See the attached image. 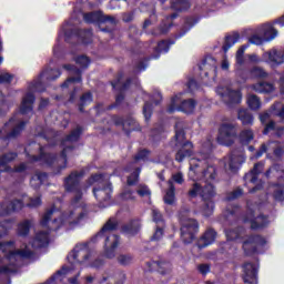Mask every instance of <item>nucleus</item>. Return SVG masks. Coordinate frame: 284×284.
I'll use <instances>...</instances> for the list:
<instances>
[{
	"label": "nucleus",
	"instance_id": "obj_1",
	"mask_svg": "<svg viewBox=\"0 0 284 284\" xmlns=\"http://www.w3.org/2000/svg\"><path fill=\"white\" fill-rule=\"evenodd\" d=\"M83 173L73 172L71 173L64 182V187L67 192L73 193V199L70 204V209L61 213L57 209H51L47 211L41 219V227L48 226L50 230H72L82 219L88 216V206L83 201V186L80 184Z\"/></svg>",
	"mask_w": 284,
	"mask_h": 284
},
{
	"label": "nucleus",
	"instance_id": "obj_2",
	"mask_svg": "<svg viewBox=\"0 0 284 284\" xmlns=\"http://www.w3.org/2000/svg\"><path fill=\"white\" fill-rule=\"evenodd\" d=\"M10 222H4L0 224V239L8 235V230H10ZM49 243L48 232L40 231L36 234L34 239L31 241L30 245H23L20 248L14 246V242H0V252L3 254V263H10L14 265L17 261L21 258H30L32 256V250H39V247H45Z\"/></svg>",
	"mask_w": 284,
	"mask_h": 284
},
{
	"label": "nucleus",
	"instance_id": "obj_3",
	"mask_svg": "<svg viewBox=\"0 0 284 284\" xmlns=\"http://www.w3.org/2000/svg\"><path fill=\"white\" fill-rule=\"evenodd\" d=\"M91 256L92 253L88 244L75 245L67 257L68 263L47 284H54V281H61L63 276H71L69 277L70 283L77 284V278L81 276V268L90 265Z\"/></svg>",
	"mask_w": 284,
	"mask_h": 284
},
{
	"label": "nucleus",
	"instance_id": "obj_4",
	"mask_svg": "<svg viewBox=\"0 0 284 284\" xmlns=\"http://www.w3.org/2000/svg\"><path fill=\"white\" fill-rule=\"evenodd\" d=\"M227 241H236L242 243V247L246 254H254V252H263V247L267 243V240L258 235L246 236L243 229L226 231Z\"/></svg>",
	"mask_w": 284,
	"mask_h": 284
},
{
	"label": "nucleus",
	"instance_id": "obj_5",
	"mask_svg": "<svg viewBox=\"0 0 284 284\" xmlns=\"http://www.w3.org/2000/svg\"><path fill=\"white\" fill-rule=\"evenodd\" d=\"M114 230H116V221L109 220L104 226L102 227L101 232H99L93 237V243L103 239L104 240V255L106 258H114L116 256V247H119V235L114 234Z\"/></svg>",
	"mask_w": 284,
	"mask_h": 284
},
{
	"label": "nucleus",
	"instance_id": "obj_6",
	"mask_svg": "<svg viewBox=\"0 0 284 284\" xmlns=\"http://www.w3.org/2000/svg\"><path fill=\"white\" fill-rule=\"evenodd\" d=\"M214 186L212 183H199L195 182L192 189L189 191V196L194 199L196 196H201L203 199V204L201 209V213L203 216H212L214 214V202L212 197L214 196Z\"/></svg>",
	"mask_w": 284,
	"mask_h": 284
},
{
	"label": "nucleus",
	"instance_id": "obj_7",
	"mask_svg": "<svg viewBox=\"0 0 284 284\" xmlns=\"http://www.w3.org/2000/svg\"><path fill=\"white\" fill-rule=\"evenodd\" d=\"M201 165H205V162L200 159L192 158L190 160L189 178L191 181H199L205 179V181H214L216 179V169L214 166H207L204 171Z\"/></svg>",
	"mask_w": 284,
	"mask_h": 284
},
{
	"label": "nucleus",
	"instance_id": "obj_8",
	"mask_svg": "<svg viewBox=\"0 0 284 284\" xmlns=\"http://www.w3.org/2000/svg\"><path fill=\"white\" fill-rule=\"evenodd\" d=\"M175 145L181 148L176 155L175 160L181 163L183 159H187V156H192V144L190 142H185V132L183 130H179V124H176L175 130Z\"/></svg>",
	"mask_w": 284,
	"mask_h": 284
},
{
	"label": "nucleus",
	"instance_id": "obj_9",
	"mask_svg": "<svg viewBox=\"0 0 284 284\" xmlns=\"http://www.w3.org/2000/svg\"><path fill=\"white\" fill-rule=\"evenodd\" d=\"M94 183L102 185V187L93 190L95 199H98V201H109L112 194V184H108L101 174L92 175L90 178L89 184L94 185Z\"/></svg>",
	"mask_w": 284,
	"mask_h": 284
},
{
	"label": "nucleus",
	"instance_id": "obj_10",
	"mask_svg": "<svg viewBox=\"0 0 284 284\" xmlns=\"http://www.w3.org/2000/svg\"><path fill=\"white\" fill-rule=\"evenodd\" d=\"M216 94L221 97L222 101L226 103V105H234L243 101V94L241 91L232 90L230 87H219L216 89Z\"/></svg>",
	"mask_w": 284,
	"mask_h": 284
},
{
	"label": "nucleus",
	"instance_id": "obj_11",
	"mask_svg": "<svg viewBox=\"0 0 284 284\" xmlns=\"http://www.w3.org/2000/svg\"><path fill=\"white\" fill-rule=\"evenodd\" d=\"M263 163L255 164L253 170L244 176L245 185H247L250 189L248 192L251 194L256 192V190H261L263 185L261 182H258V174L263 172Z\"/></svg>",
	"mask_w": 284,
	"mask_h": 284
},
{
	"label": "nucleus",
	"instance_id": "obj_12",
	"mask_svg": "<svg viewBox=\"0 0 284 284\" xmlns=\"http://www.w3.org/2000/svg\"><path fill=\"white\" fill-rule=\"evenodd\" d=\"M196 108V102L194 100L181 101V98L175 97L171 100L169 112H184L185 114H192Z\"/></svg>",
	"mask_w": 284,
	"mask_h": 284
},
{
	"label": "nucleus",
	"instance_id": "obj_13",
	"mask_svg": "<svg viewBox=\"0 0 284 284\" xmlns=\"http://www.w3.org/2000/svg\"><path fill=\"white\" fill-rule=\"evenodd\" d=\"M197 232L199 223H196L194 220L184 221L181 227V237L183 243H192Z\"/></svg>",
	"mask_w": 284,
	"mask_h": 284
},
{
	"label": "nucleus",
	"instance_id": "obj_14",
	"mask_svg": "<svg viewBox=\"0 0 284 284\" xmlns=\"http://www.w3.org/2000/svg\"><path fill=\"white\" fill-rule=\"evenodd\" d=\"M262 59L265 63H268L271 68H276L284 63V49H271L263 53Z\"/></svg>",
	"mask_w": 284,
	"mask_h": 284
},
{
	"label": "nucleus",
	"instance_id": "obj_15",
	"mask_svg": "<svg viewBox=\"0 0 284 284\" xmlns=\"http://www.w3.org/2000/svg\"><path fill=\"white\" fill-rule=\"evenodd\" d=\"M236 139V129L232 124H222L217 136V142L221 145H232Z\"/></svg>",
	"mask_w": 284,
	"mask_h": 284
},
{
	"label": "nucleus",
	"instance_id": "obj_16",
	"mask_svg": "<svg viewBox=\"0 0 284 284\" xmlns=\"http://www.w3.org/2000/svg\"><path fill=\"white\" fill-rule=\"evenodd\" d=\"M178 183L179 185H183V183L185 182V179H183V173L178 172L175 174L172 175V180H170L168 182L169 185V190L166 191L165 195H164V203H166V205H174V202L176 201V197L174 196V183Z\"/></svg>",
	"mask_w": 284,
	"mask_h": 284
},
{
	"label": "nucleus",
	"instance_id": "obj_17",
	"mask_svg": "<svg viewBox=\"0 0 284 284\" xmlns=\"http://www.w3.org/2000/svg\"><path fill=\"white\" fill-rule=\"evenodd\" d=\"M79 136H81V128H77L74 131H72L71 134L62 142L63 151L61 159L58 160V163H63L61 170H64L65 168V154L72 150L70 145H72V143L75 141H79Z\"/></svg>",
	"mask_w": 284,
	"mask_h": 284
},
{
	"label": "nucleus",
	"instance_id": "obj_18",
	"mask_svg": "<svg viewBox=\"0 0 284 284\" xmlns=\"http://www.w3.org/2000/svg\"><path fill=\"white\" fill-rule=\"evenodd\" d=\"M243 163H245V158L243 156V154L239 153H232L224 159V168L232 174H236Z\"/></svg>",
	"mask_w": 284,
	"mask_h": 284
},
{
	"label": "nucleus",
	"instance_id": "obj_19",
	"mask_svg": "<svg viewBox=\"0 0 284 284\" xmlns=\"http://www.w3.org/2000/svg\"><path fill=\"white\" fill-rule=\"evenodd\" d=\"M248 90L252 92H256L257 94H272V92L276 91V87L273 82H267L265 80H258L253 84H250Z\"/></svg>",
	"mask_w": 284,
	"mask_h": 284
},
{
	"label": "nucleus",
	"instance_id": "obj_20",
	"mask_svg": "<svg viewBox=\"0 0 284 284\" xmlns=\"http://www.w3.org/2000/svg\"><path fill=\"white\" fill-rule=\"evenodd\" d=\"M258 274V265L246 263L243 266V278L244 283L256 284Z\"/></svg>",
	"mask_w": 284,
	"mask_h": 284
},
{
	"label": "nucleus",
	"instance_id": "obj_21",
	"mask_svg": "<svg viewBox=\"0 0 284 284\" xmlns=\"http://www.w3.org/2000/svg\"><path fill=\"white\" fill-rule=\"evenodd\" d=\"M100 283L103 284H124L125 283V273L121 271L108 272L100 280Z\"/></svg>",
	"mask_w": 284,
	"mask_h": 284
},
{
	"label": "nucleus",
	"instance_id": "obj_22",
	"mask_svg": "<svg viewBox=\"0 0 284 284\" xmlns=\"http://www.w3.org/2000/svg\"><path fill=\"white\" fill-rule=\"evenodd\" d=\"M23 209V202L20 200H16L13 202H3L0 204V216H8V214H12V212H19V210Z\"/></svg>",
	"mask_w": 284,
	"mask_h": 284
},
{
	"label": "nucleus",
	"instance_id": "obj_23",
	"mask_svg": "<svg viewBox=\"0 0 284 284\" xmlns=\"http://www.w3.org/2000/svg\"><path fill=\"white\" fill-rule=\"evenodd\" d=\"M152 216L154 223H156V230L152 236V241H161L163 239V215L156 209H152Z\"/></svg>",
	"mask_w": 284,
	"mask_h": 284
},
{
	"label": "nucleus",
	"instance_id": "obj_24",
	"mask_svg": "<svg viewBox=\"0 0 284 284\" xmlns=\"http://www.w3.org/2000/svg\"><path fill=\"white\" fill-rule=\"evenodd\" d=\"M64 70L70 72L71 77L62 84V88H70L74 83H81V70L77 67L64 65Z\"/></svg>",
	"mask_w": 284,
	"mask_h": 284
},
{
	"label": "nucleus",
	"instance_id": "obj_25",
	"mask_svg": "<svg viewBox=\"0 0 284 284\" xmlns=\"http://www.w3.org/2000/svg\"><path fill=\"white\" fill-rule=\"evenodd\" d=\"M146 272H159V274H168L170 272V263L150 261L145 264Z\"/></svg>",
	"mask_w": 284,
	"mask_h": 284
},
{
	"label": "nucleus",
	"instance_id": "obj_26",
	"mask_svg": "<svg viewBox=\"0 0 284 284\" xmlns=\"http://www.w3.org/2000/svg\"><path fill=\"white\" fill-rule=\"evenodd\" d=\"M258 32L264 37L265 41H272L278 36V31L270 23L258 27Z\"/></svg>",
	"mask_w": 284,
	"mask_h": 284
},
{
	"label": "nucleus",
	"instance_id": "obj_27",
	"mask_svg": "<svg viewBox=\"0 0 284 284\" xmlns=\"http://www.w3.org/2000/svg\"><path fill=\"white\" fill-rule=\"evenodd\" d=\"M216 241V232L214 230H207L197 242V247L203 248L207 245H212Z\"/></svg>",
	"mask_w": 284,
	"mask_h": 284
},
{
	"label": "nucleus",
	"instance_id": "obj_28",
	"mask_svg": "<svg viewBox=\"0 0 284 284\" xmlns=\"http://www.w3.org/2000/svg\"><path fill=\"white\" fill-rule=\"evenodd\" d=\"M34 103V95L32 93H28L21 103L20 114H32V104Z\"/></svg>",
	"mask_w": 284,
	"mask_h": 284
},
{
	"label": "nucleus",
	"instance_id": "obj_29",
	"mask_svg": "<svg viewBox=\"0 0 284 284\" xmlns=\"http://www.w3.org/2000/svg\"><path fill=\"white\" fill-rule=\"evenodd\" d=\"M7 128H13L12 132L9 134V138L17 136L26 128V122H21L12 118L8 123Z\"/></svg>",
	"mask_w": 284,
	"mask_h": 284
},
{
	"label": "nucleus",
	"instance_id": "obj_30",
	"mask_svg": "<svg viewBox=\"0 0 284 284\" xmlns=\"http://www.w3.org/2000/svg\"><path fill=\"white\" fill-rule=\"evenodd\" d=\"M17 159V153H7L0 158V172H10V168H8V163L14 161Z\"/></svg>",
	"mask_w": 284,
	"mask_h": 284
},
{
	"label": "nucleus",
	"instance_id": "obj_31",
	"mask_svg": "<svg viewBox=\"0 0 284 284\" xmlns=\"http://www.w3.org/2000/svg\"><path fill=\"white\" fill-rule=\"evenodd\" d=\"M61 77V72L54 69H47L40 74V81H54V79H59Z\"/></svg>",
	"mask_w": 284,
	"mask_h": 284
},
{
	"label": "nucleus",
	"instance_id": "obj_32",
	"mask_svg": "<svg viewBox=\"0 0 284 284\" xmlns=\"http://www.w3.org/2000/svg\"><path fill=\"white\" fill-rule=\"evenodd\" d=\"M237 119L243 123V125H252V123H254V118L245 109H241L239 111Z\"/></svg>",
	"mask_w": 284,
	"mask_h": 284
},
{
	"label": "nucleus",
	"instance_id": "obj_33",
	"mask_svg": "<svg viewBox=\"0 0 284 284\" xmlns=\"http://www.w3.org/2000/svg\"><path fill=\"white\" fill-rule=\"evenodd\" d=\"M210 152H212V139H206L202 142L200 151V156H202L203 161L210 158Z\"/></svg>",
	"mask_w": 284,
	"mask_h": 284
},
{
	"label": "nucleus",
	"instance_id": "obj_34",
	"mask_svg": "<svg viewBox=\"0 0 284 284\" xmlns=\"http://www.w3.org/2000/svg\"><path fill=\"white\" fill-rule=\"evenodd\" d=\"M248 221L251 222L252 230H258L261 227H265V225H267L268 223L267 217H264V216H257L255 219L250 217Z\"/></svg>",
	"mask_w": 284,
	"mask_h": 284
},
{
	"label": "nucleus",
	"instance_id": "obj_35",
	"mask_svg": "<svg viewBox=\"0 0 284 284\" xmlns=\"http://www.w3.org/2000/svg\"><path fill=\"white\" fill-rule=\"evenodd\" d=\"M251 79H267L270 77V73H267L263 68L261 67H254L250 71Z\"/></svg>",
	"mask_w": 284,
	"mask_h": 284
},
{
	"label": "nucleus",
	"instance_id": "obj_36",
	"mask_svg": "<svg viewBox=\"0 0 284 284\" xmlns=\"http://www.w3.org/2000/svg\"><path fill=\"white\" fill-rule=\"evenodd\" d=\"M130 176H128V185H134V183H136V181H139V174L141 173V170L134 168V164H130L128 168L129 172H132Z\"/></svg>",
	"mask_w": 284,
	"mask_h": 284
},
{
	"label": "nucleus",
	"instance_id": "obj_37",
	"mask_svg": "<svg viewBox=\"0 0 284 284\" xmlns=\"http://www.w3.org/2000/svg\"><path fill=\"white\" fill-rule=\"evenodd\" d=\"M247 105L251 110H258L261 108V99H258L256 94H248Z\"/></svg>",
	"mask_w": 284,
	"mask_h": 284
},
{
	"label": "nucleus",
	"instance_id": "obj_38",
	"mask_svg": "<svg viewBox=\"0 0 284 284\" xmlns=\"http://www.w3.org/2000/svg\"><path fill=\"white\" fill-rule=\"evenodd\" d=\"M253 139L254 133L252 132V130H244L240 134V141L243 145H247V143H250V141H252Z\"/></svg>",
	"mask_w": 284,
	"mask_h": 284
},
{
	"label": "nucleus",
	"instance_id": "obj_39",
	"mask_svg": "<svg viewBox=\"0 0 284 284\" xmlns=\"http://www.w3.org/2000/svg\"><path fill=\"white\" fill-rule=\"evenodd\" d=\"M45 179H48V174L45 173H38L31 179V185L32 187H39Z\"/></svg>",
	"mask_w": 284,
	"mask_h": 284
},
{
	"label": "nucleus",
	"instance_id": "obj_40",
	"mask_svg": "<svg viewBox=\"0 0 284 284\" xmlns=\"http://www.w3.org/2000/svg\"><path fill=\"white\" fill-rule=\"evenodd\" d=\"M30 227H32V224L30 223V221H24L20 223L18 226L19 236H27V234H29L30 232Z\"/></svg>",
	"mask_w": 284,
	"mask_h": 284
},
{
	"label": "nucleus",
	"instance_id": "obj_41",
	"mask_svg": "<svg viewBox=\"0 0 284 284\" xmlns=\"http://www.w3.org/2000/svg\"><path fill=\"white\" fill-rule=\"evenodd\" d=\"M245 50H247V45H242L237 52H236V55H235V59H236V65H244L245 63Z\"/></svg>",
	"mask_w": 284,
	"mask_h": 284
},
{
	"label": "nucleus",
	"instance_id": "obj_42",
	"mask_svg": "<svg viewBox=\"0 0 284 284\" xmlns=\"http://www.w3.org/2000/svg\"><path fill=\"white\" fill-rule=\"evenodd\" d=\"M237 42H239L237 33H235L233 36H227L225 44L223 47L224 52H227V50H230L232 48V45H234V43H237Z\"/></svg>",
	"mask_w": 284,
	"mask_h": 284
},
{
	"label": "nucleus",
	"instance_id": "obj_43",
	"mask_svg": "<svg viewBox=\"0 0 284 284\" xmlns=\"http://www.w3.org/2000/svg\"><path fill=\"white\" fill-rule=\"evenodd\" d=\"M264 41H267V40H265V37H263L261 32H258V28H257L256 33L250 38V43H253L254 45H262Z\"/></svg>",
	"mask_w": 284,
	"mask_h": 284
},
{
	"label": "nucleus",
	"instance_id": "obj_44",
	"mask_svg": "<svg viewBox=\"0 0 284 284\" xmlns=\"http://www.w3.org/2000/svg\"><path fill=\"white\" fill-rule=\"evenodd\" d=\"M84 21L87 23H97V21H101V12H91L84 14Z\"/></svg>",
	"mask_w": 284,
	"mask_h": 284
},
{
	"label": "nucleus",
	"instance_id": "obj_45",
	"mask_svg": "<svg viewBox=\"0 0 284 284\" xmlns=\"http://www.w3.org/2000/svg\"><path fill=\"white\" fill-rule=\"evenodd\" d=\"M275 201H284V184L273 186Z\"/></svg>",
	"mask_w": 284,
	"mask_h": 284
},
{
	"label": "nucleus",
	"instance_id": "obj_46",
	"mask_svg": "<svg viewBox=\"0 0 284 284\" xmlns=\"http://www.w3.org/2000/svg\"><path fill=\"white\" fill-rule=\"evenodd\" d=\"M172 8L174 10H187L190 8V2L185 0H176L175 2L172 3Z\"/></svg>",
	"mask_w": 284,
	"mask_h": 284
},
{
	"label": "nucleus",
	"instance_id": "obj_47",
	"mask_svg": "<svg viewBox=\"0 0 284 284\" xmlns=\"http://www.w3.org/2000/svg\"><path fill=\"white\" fill-rule=\"evenodd\" d=\"M132 261H134V258L130 254H122L118 256V263H120V265H130Z\"/></svg>",
	"mask_w": 284,
	"mask_h": 284
},
{
	"label": "nucleus",
	"instance_id": "obj_48",
	"mask_svg": "<svg viewBox=\"0 0 284 284\" xmlns=\"http://www.w3.org/2000/svg\"><path fill=\"white\" fill-rule=\"evenodd\" d=\"M92 103V94L85 93L80 99V112H83V105H90Z\"/></svg>",
	"mask_w": 284,
	"mask_h": 284
},
{
	"label": "nucleus",
	"instance_id": "obj_49",
	"mask_svg": "<svg viewBox=\"0 0 284 284\" xmlns=\"http://www.w3.org/2000/svg\"><path fill=\"white\" fill-rule=\"evenodd\" d=\"M273 111L276 116L284 120V105L281 102L273 105Z\"/></svg>",
	"mask_w": 284,
	"mask_h": 284
},
{
	"label": "nucleus",
	"instance_id": "obj_50",
	"mask_svg": "<svg viewBox=\"0 0 284 284\" xmlns=\"http://www.w3.org/2000/svg\"><path fill=\"white\" fill-rule=\"evenodd\" d=\"M75 63L80 65V68H88L90 65V59L85 55H80L75 59Z\"/></svg>",
	"mask_w": 284,
	"mask_h": 284
},
{
	"label": "nucleus",
	"instance_id": "obj_51",
	"mask_svg": "<svg viewBox=\"0 0 284 284\" xmlns=\"http://www.w3.org/2000/svg\"><path fill=\"white\" fill-rule=\"evenodd\" d=\"M272 130L280 136L281 134L278 132H281V130L283 129H278L276 126V124L274 122H268V124H266L265 129H264V134H268V132H272Z\"/></svg>",
	"mask_w": 284,
	"mask_h": 284
},
{
	"label": "nucleus",
	"instance_id": "obj_52",
	"mask_svg": "<svg viewBox=\"0 0 284 284\" xmlns=\"http://www.w3.org/2000/svg\"><path fill=\"white\" fill-rule=\"evenodd\" d=\"M155 50L156 52H160V53L168 52L170 50V43L168 41H162L158 43Z\"/></svg>",
	"mask_w": 284,
	"mask_h": 284
},
{
	"label": "nucleus",
	"instance_id": "obj_53",
	"mask_svg": "<svg viewBox=\"0 0 284 284\" xmlns=\"http://www.w3.org/2000/svg\"><path fill=\"white\" fill-rule=\"evenodd\" d=\"M123 232H125V234H129L130 236H134V234L139 232V226H133V224H130L123 227Z\"/></svg>",
	"mask_w": 284,
	"mask_h": 284
},
{
	"label": "nucleus",
	"instance_id": "obj_54",
	"mask_svg": "<svg viewBox=\"0 0 284 284\" xmlns=\"http://www.w3.org/2000/svg\"><path fill=\"white\" fill-rule=\"evenodd\" d=\"M143 114H144L145 121H150V116H152V104L150 103L144 104Z\"/></svg>",
	"mask_w": 284,
	"mask_h": 284
},
{
	"label": "nucleus",
	"instance_id": "obj_55",
	"mask_svg": "<svg viewBox=\"0 0 284 284\" xmlns=\"http://www.w3.org/2000/svg\"><path fill=\"white\" fill-rule=\"evenodd\" d=\"M104 263L105 262L103 261V258L99 257L91 263L89 262L88 266L90 265V267H94L95 270H99V267H103Z\"/></svg>",
	"mask_w": 284,
	"mask_h": 284
},
{
	"label": "nucleus",
	"instance_id": "obj_56",
	"mask_svg": "<svg viewBox=\"0 0 284 284\" xmlns=\"http://www.w3.org/2000/svg\"><path fill=\"white\" fill-rule=\"evenodd\" d=\"M138 194L140 196H150L151 192L146 185L141 184L138 189Z\"/></svg>",
	"mask_w": 284,
	"mask_h": 284
},
{
	"label": "nucleus",
	"instance_id": "obj_57",
	"mask_svg": "<svg viewBox=\"0 0 284 284\" xmlns=\"http://www.w3.org/2000/svg\"><path fill=\"white\" fill-rule=\"evenodd\" d=\"M14 79V75L10 73L0 74V83H10Z\"/></svg>",
	"mask_w": 284,
	"mask_h": 284
},
{
	"label": "nucleus",
	"instance_id": "obj_58",
	"mask_svg": "<svg viewBox=\"0 0 284 284\" xmlns=\"http://www.w3.org/2000/svg\"><path fill=\"white\" fill-rule=\"evenodd\" d=\"M197 271L202 274V276H205L206 274H210V264H200V265H197Z\"/></svg>",
	"mask_w": 284,
	"mask_h": 284
},
{
	"label": "nucleus",
	"instance_id": "obj_59",
	"mask_svg": "<svg viewBox=\"0 0 284 284\" xmlns=\"http://www.w3.org/2000/svg\"><path fill=\"white\" fill-rule=\"evenodd\" d=\"M150 154V152H148V150H142L140 151L136 155H135V163L138 161H145V159H148V155Z\"/></svg>",
	"mask_w": 284,
	"mask_h": 284
},
{
	"label": "nucleus",
	"instance_id": "obj_60",
	"mask_svg": "<svg viewBox=\"0 0 284 284\" xmlns=\"http://www.w3.org/2000/svg\"><path fill=\"white\" fill-rule=\"evenodd\" d=\"M41 205V197L31 199L28 204L29 207H39Z\"/></svg>",
	"mask_w": 284,
	"mask_h": 284
},
{
	"label": "nucleus",
	"instance_id": "obj_61",
	"mask_svg": "<svg viewBox=\"0 0 284 284\" xmlns=\"http://www.w3.org/2000/svg\"><path fill=\"white\" fill-rule=\"evenodd\" d=\"M247 59L251 63H261V58H258L256 53L248 54Z\"/></svg>",
	"mask_w": 284,
	"mask_h": 284
},
{
	"label": "nucleus",
	"instance_id": "obj_62",
	"mask_svg": "<svg viewBox=\"0 0 284 284\" xmlns=\"http://www.w3.org/2000/svg\"><path fill=\"white\" fill-rule=\"evenodd\" d=\"M14 272V268L10 267V266H1L0 265V274H10Z\"/></svg>",
	"mask_w": 284,
	"mask_h": 284
},
{
	"label": "nucleus",
	"instance_id": "obj_63",
	"mask_svg": "<svg viewBox=\"0 0 284 284\" xmlns=\"http://www.w3.org/2000/svg\"><path fill=\"white\" fill-rule=\"evenodd\" d=\"M242 195H243V190L237 189V190H235V191L232 193V196H230L229 200L239 199V196H242Z\"/></svg>",
	"mask_w": 284,
	"mask_h": 284
},
{
	"label": "nucleus",
	"instance_id": "obj_64",
	"mask_svg": "<svg viewBox=\"0 0 284 284\" xmlns=\"http://www.w3.org/2000/svg\"><path fill=\"white\" fill-rule=\"evenodd\" d=\"M270 119V113H263L260 115L261 123H267V120Z\"/></svg>",
	"mask_w": 284,
	"mask_h": 284
}]
</instances>
